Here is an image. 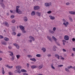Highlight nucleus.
I'll return each mask as SVG.
<instances>
[{
  "instance_id": "1",
  "label": "nucleus",
  "mask_w": 75,
  "mask_h": 75,
  "mask_svg": "<svg viewBox=\"0 0 75 75\" xmlns=\"http://www.w3.org/2000/svg\"><path fill=\"white\" fill-rule=\"evenodd\" d=\"M34 8L35 10H39L40 8V7L38 6H34Z\"/></svg>"
},
{
  "instance_id": "2",
  "label": "nucleus",
  "mask_w": 75,
  "mask_h": 75,
  "mask_svg": "<svg viewBox=\"0 0 75 75\" xmlns=\"http://www.w3.org/2000/svg\"><path fill=\"white\" fill-rule=\"evenodd\" d=\"M14 72L15 73H16L17 74H21V71L19 69H17V70H16V71H14Z\"/></svg>"
},
{
  "instance_id": "3",
  "label": "nucleus",
  "mask_w": 75,
  "mask_h": 75,
  "mask_svg": "<svg viewBox=\"0 0 75 75\" xmlns=\"http://www.w3.org/2000/svg\"><path fill=\"white\" fill-rule=\"evenodd\" d=\"M64 38L65 40H69V36H68L67 35H65L64 36Z\"/></svg>"
},
{
  "instance_id": "4",
  "label": "nucleus",
  "mask_w": 75,
  "mask_h": 75,
  "mask_svg": "<svg viewBox=\"0 0 75 75\" xmlns=\"http://www.w3.org/2000/svg\"><path fill=\"white\" fill-rule=\"evenodd\" d=\"M20 7V6H17L16 7V13H18L19 11V9H18V8Z\"/></svg>"
},
{
  "instance_id": "5",
  "label": "nucleus",
  "mask_w": 75,
  "mask_h": 75,
  "mask_svg": "<svg viewBox=\"0 0 75 75\" xmlns=\"http://www.w3.org/2000/svg\"><path fill=\"white\" fill-rule=\"evenodd\" d=\"M19 28L20 30H21L22 31V30H25V28H24V27L22 25L19 26Z\"/></svg>"
},
{
  "instance_id": "6",
  "label": "nucleus",
  "mask_w": 75,
  "mask_h": 75,
  "mask_svg": "<svg viewBox=\"0 0 75 75\" xmlns=\"http://www.w3.org/2000/svg\"><path fill=\"white\" fill-rule=\"evenodd\" d=\"M4 24H5V25H6V27H9V24L6 21H5L4 23Z\"/></svg>"
},
{
  "instance_id": "7",
  "label": "nucleus",
  "mask_w": 75,
  "mask_h": 75,
  "mask_svg": "<svg viewBox=\"0 0 75 75\" xmlns=\"http://www.w3.org/2000/svg\"><path fill=\"white\" fill-rule=\"evenodd\" d=\"M29 38L30 39V40H32L33 41H34V40H35V39H34V37L31 36H30L29 37Z\"/></svg>"
},
{
  "instance_id": "8",
  "label": "nucleus",
  "mask_w": 75,
  "mask_h": 75,
  "mask_svg": "<svg viewBox=\"0 0 75 75\" xmlns=\"http://www.w3.org/2000/svg\"><path fill=\"white\" fill-rule=\"evenodd\" d=\"M31 68L32 69H35V68H38V66L35 65H32L31 66Z\"/></svg>"
},
{
  "instance_id": "9",
  "label": "nucleus",
  "mask_w": 75,
  "mask_h": 75,
  "mask_svg": "<svg viewBox=\"0 0 75 75\" xmlns=\"http://www.w3.org/2000/svg\"><path fill=\"white\" fill-rule=\"evenodd\" d=\"M1 44L3 45H6L7 43H6V42L4 41H2L1 42Z\"/></svg>"
},
{
  "instance_id": "10",
  "label": "nucleus",
  "mask_w": 75,
  "mask_h": 75,
  "mask_svg": "<svg viewBox=\"0 0 75 75\" xmlns=\"http://www.w3.org/2000/svg\"><path fill=\"white\" fill-rule=\"evenodd\" d=\"M49 17H50V18L51 20H54L55 19V17L54 16H52L51 15H50Z\"/></svg>"
},
{
  "instance_id": "11",
  "label": "nucleus",
  "mask_w": 75,
  "mask_h": 75,
  "mask_svg": "<svg viewBox=\"0 0 75 75\" xmlns=\"http://www.w3.org/2000/svg\"><path fill=\"white\" fill-rule=\"evenodd\" d=\"M16 68L17 69H21V67L20 66H16Z\"/></svg>"
},
{
  "instance_id": "12",
  "label": "nucleus",
  "mask_w": 75,
  "mask_h": 75,
  "mask_svg": "<svg viewBox=\"0 0 75 75\" xmlns=\"http://www.w3.org/2000/svg\"><path fill=\"white\" fill-rule=\"evenodd\" d=\"M43 67H44L43 64H41L38 67V68H39V69H41Z\"/></svg>"
},
{
  "instance_id": "13",
  "label": "nucleus",
  "mask_w": 75,
  "mask_h": 75,
  "mask_svg": "<svg viewBox=\"0 0 75 75\" xmlns=\"http://www.w3.org/2000/svg\"><path fill=\"white\" fill-rule=\"evenodd\" d=\"M47 38L48 39V40H50V41H51V42H52V38H51L49 37V36H47Z\"/></svg>"
},
{
  "instance_id": "14",
  "label": "nucleus",
  "mask_w": 75,
  "mask_h": 75,
  "mask_svg": "<svg viewBox=\"0 0 75 75\" xmlns=\"http://www.w3.org/2000/svg\"><path fill=\"white\" fill-rule=\"evenodd\" d=\"M36 14L37 16H41V13L37 12L36 13Z\"/></svg>"
},
{
  "instance_id": "15",
  "label": "nucleus",
  "mask_w": 75,
  "mask_h": 75,
  "mask_svg": "<svg viewBox=\"0 0 75 75\" xmlns=\"http://www.w3.org/2000/svg\"><path fill=\"white\" fill-rule=\"evenodd\" d=\"M2 74L3 75H4L5 73V71H4V68L3 67H2Z\"/></svg>"
},
{
  "instance_id": "16",
  "label": "nucleus",
  "mask_w": 75,
  "mask_h": 75,
  "mask_svg": "<svg viewBox=\"0 0 75 75\" xmlns=\"http://www.w3.org/2000/svg\"><path fill=\"white\" fill-rule=\"evenodd\" d=\"M4 40L5 41H9V39L7 37H5L4 38Z\"/></svg>"
},
{
  "instance_id": "17",
  "label": "nucleus",
  "mask_w": 75,
  "mask_h": 75,
  "mask_svg": "<svg viewBox=\"0 0 75 75\" xmlns=\"http://www.w3.org/2000/svg\"><path fill=\"white\" fill-rule=\"evenodd\" d=\"M55 57L58 59H59V56L57 54H55Z\"/></svg>"
},
{
  "instance_id": "18",
  "label": "nucleus",
  "mask_w": 75,
  "mask_h": 75,
  "mask_svg": "<svg viewBox=\"0 0 75 75\" xmlns=\"http://www.w3.org/2000/svg\"><path fill=\"white\" fill-rule=\"evenodd\" d=\"M43 51V52H45V51H46V49L45 48L43 47L41 49Z\"/></svg>"
},
{
  "instance_id": "19",
  "label": "nucleus",
  "mask_w": 75,
  "mask_h": 75,
  "mask_svg": "<svg viewBox=\"0 0 75 75\" xmlns=\"http://www.w3.org/2000/svg\"><path fill=\"white\" fill-rule=\"evenodd\" d=\"M69 13H70V14H73L74 15H75V12L74 11H69Z\"/></svg>"
},
{
  "instance_id": "20",
  "label": "nucleus",
  "mask_w": 75,
  "mask_h": 75,
  "mask_svg": "<svg viewBox=\"0 0 75 75\" xmlns=\"http://www.w3.org/2000/svg\"><path fill=\"white\" fill-rule=\"evenodd\" d=\"M22 72H27V71L24 69H22L21 70Z\"/></svg>"
},
{
  "instance_id": "21",
  "label": "nucleus",
  "mask_w": 75,
  "mask_h": 75,
  "mask_svg": "<svg viewBox=\"0 0 75 75\" xmlns=\"http://www.w3.org/2000/svg\"><path fill=\"white\" fill-rule=\"evenodd\" d=\"M35 14V12L34 11H33L31 13V15L32 16H34Z\"/></svg>"
},
{
  "instance_id": "22",
  "label": "nucleus",
  "mask_w": 75,
  "mask_h": 75,
  "mask_svg": "<svg viewBox=\"0 0 75 75\" xmlns=\"http://www.w3.org/2000/svg\"><path fill=\"white\" fill-rule=\"evenodd\" d=\"M24 20L25 21H27V20H28V19L27 17L25 16L24 17Z\"/></svg>"
},
{
  "instance_id": "23",
  "label": "nucleus",
  "mask_w": 75,
  "mask_h": 75,
  "mask_svg": "<svg viewBox=\"0 0 75 75\" xmlns=\"http://www.w3.org/2000/svg\"><path fill=\"white\" fill-rule=\"evenodd\" d=\"M30 59V60H31V61H33L34 62H35V61H36V59L35 58H31Z\"/></svg>"
},
{
  "instance_id": "24",
  "label": "nucleus",
  "mask_w": 75,
  "mask_h": 75,
  "mask_svg": "<svg viewBox=\"0 0 75 75\" xmlns=\"http://www.w3.org/2000/svg\"><path fill=\"white\" fill-rule=\"evenodd\" d=\"M9 52L11 54H9V55H10V56H11V57H13V55H14V54H13V52H11V51H10Z\"/></svg>"
},
{
  "instance_id": "25",
  "label": "nucleus",
  "mask_w": 75,
  "mask_h": 75,
  "mask_svg": "<svg viewBox=\"0 0 75 75\" xmlns=\"http://www.w3.org/2000/svg\"><path fill=\"white\" fill-rule=\"evenodd\" d=\"M45 7H48V3H46L45 4Z\"/></svg>"
},
{
  "instance_id": "26",
  "label": "nucleus",
  "mask_w": 75,
  "mask_h": 75,
  "mask_svg": "<svg viewBox=\"0 0 75 75\" xmlns=\"http://www.w3.org/2000/svg\"><path fill=\"white\" fill-rule=\"evenodd\" d=\"M52 38L53 39V40H54V41H57V39H56V38L54 37V36H52Z\"/></svg>"
},
{
  "instance_id": "27",
  "label": "nucleus",
  "mask_w": 75,
  "mask_h": 75,
  "mask_svg": "<svg viewBox=\"0 0 75 75\" xmlns=\"http://www.w3.org/2000/svg\"><path fill=\"white\" fill-rule=\"evenodd\" d=\"M18 13L19 14H22V13H23V12L21 11L20 9H19V11Z\"/></svg>"
},
{
  "instance_id": "28",
  "label": "nucleus",
  "mask_w": 75,
  "mask_h": 75,
  "mask_svg": "<svg viewBox=\"0 0 75 75\" xmlns=\"http://www.w3.org/2000/svg\"><path fill=\"white\" fill-rule=\"evenodd\" d=\"M10 11L11 13H13V14H15V13H16V11H15V10L14 11V12H13V11L12 10H11Z\"/></svg>"
},
{
  "instance_id": "29",
  "label": "nucleus",
  "mask_w": 75,
  "mask_h": 75,
  "mask_svg": "<svg viewBox=\"0 0 75 75\" xmlns=\"http://www.w3.org/2000/svg\"><path fill=\"white\" fill-rule=\"evenodd\" d=\"M36 57H41V54H37L36 55Z\"/></svg>"
},
{
  "instance_id": "30",
  "label": "nucleus",
  "mask_w": 75,
  "mask_h": 75,
  "mask_svg": "<svg viewBox=\"0 0 75 75\" xmlns=\"http://www.w3.org/2000/svg\"><path fill=\"white\" fill-rule=\"evenodd\" d=\"M51 68H52V69H55V67H53V64H52L51 65Z\"/></svg>"
},
{
  "instance_id": "31",
  "label": "nucleus",
  "mask_w": 75,
  "mask_h": 75,
  "mask_svg": "<svg viewBox=\"0 0 75 75\" xmlns=\"http://www.w3.org/2000/svg\"><path fill=\"white\" fill-rule=\"evenodd\" d=\"M69 19L70 20V21H71V22H72V21H73V20H72V18H71V17H69Z\"/></svg>"
},
{
  "instance_id": "32",
  "label": "nucleus",
  "mask_w": 75,
  "mask_h": 75,
  "mask_svg": "<svg viewBox=\"0 0 75 75\" xmlns=\"http://www.w3.org/2000/svg\"><path fill=\"white\" fill-rule=\"evenodd\" d=\"M65 71H67V72H69V69H67V68H65Z\"/></svg>"
},
{
  "instance_id": "33",
  "label": "nucleus",
  "mask_w": 75,
  "mask_h": 75,
  "mask_svg": "<svg viewBox=\"0 0 75 75\" xmlns=\"http://www.w3.org/2000/svg\"><path fill=\"white\" fill-rule=\"evenodd\" d=\"M21 33H18V35H17V36L18 37H20V36H21Z\"/></svg>"
},
{
  "instance_id": "34",
  "label": "nucleus",
  "mask_w": 75,
  "mask_h": 75,
  "mask_svg": "<svg viewBox=\"0 0 75 75\" xmlns=\"http://www.w3.org/2000/svg\"><path fill=\"white\" fill-rule=\"evenodd\" d=\"M16 47L17 48V49H19L20 46L18 45H16Z\"/></svg>"
},
{
  "instance_id": "35",
  "label": "nucleus",
  "mask_w": 75,
  "mask_h": 75,
  "mask_svg": "<svg viewBox=\"0 0 75 75\" xmlns=\"http://www.w3.org/2000/svg\"><path fill=\"white\" fill-rule=\"evenodd\" d=\"M3 0H0V4H3Z\"/></svg>"
},
{
  "instance_id": "36",
  "label": "nucleus",
  "mask_w": 75,
  "mask_h": 75,
  "mask_svg": "<svg viewBox=\"0 0 75 75\" xmlns=\"http://www.w3.org/2000/svg\"><path fill=\"white\" fill-rule=\"evenodd\" d=\"M22 32L23 33H26V31L24 30H22Z\"/></svg>"
},
{
  "instance_id": "37",
  "label": "nucleus",
  "mask_w": 75,
  "mask_h": 75,
  "mask_svg": "<svg viewBox=\"0 0 75 75\" xmlns=\"http://www.w3.org/2000/svg\"><path fill=\"white\" fill-rule=\"evenodd\" d=\"M20 56L19 55H16V57L17 58V59H18L19 58H20Z\"/></svg>"
},
{
  "instance_id": "38",
  "label": "nucleus",
  "mask_w": 75,
  "mask_h": 75,
  "mask_svg": "<svg viewBox=\"0 0 75 75\" xmlns=\"http://www.w3.org/2000/svg\"><path fill=\"white\" fill-rule=\"evenodd\" d=\"M11 22H12V23H15V22H16V20H13L11 21Z\"/></svg>"
},
{
  "instance_id": "39",
  "label": "nucleus",
  "mask_w": 75,
  "mask_h": 75,
  "mask_svg": "<svg viewBox=\"0 0 75 75\" xmlns=\"http://www.w3.org/2000/svg\"><path fill=\"white\" fill-rule=\"evenodd\" d=\"M8 48H9V50H11V49L12 48V47L11 46H9L8 47Z\"/></svg>"
},
{
  "instance_id": "40",
  "label": "nucleus",
  "mask_w": 75,
  "mask_h": 75,
  "mask_svg": "<svg viewBox=\"0 0 75 75\" xmlns=\"http://www.w3.org/2000/svg\"><path fill=\"white\" fill-rule=\"evenodd\" d=\"M2 6L3 7V8H4V7H5V6H4V4H2Z\"/></svg>"
},
{
  "instance_id": "41",
  "label": "nucleus",
  "mask_w": 75,
  "mask_h": 75,
  "mask_svg": "<svg viewBox=\"0 0 75 75\" xmlns=\"http://www.w3.org/2000/svg\"><path fill=\"white\" fill-rule=\"evenodd\" d=\"M12 57L11 58V59H11L12 61H13L14 60V57L13 56H11Z\"/></svg>"
},
{
  "instance_id": "42",
  "label": "nucleus",
  "mask_w": 75,
  "mask_h": 75,
  "mask_svg": "<svg viewBox=\"0 0 75 75\" xmlns=\"http://www.w3.org/2000/svg\"><path fill=\"white\" fill-rule=\"evenodd\" d=\"M11 18H14V15H11Z\"/></svg>"
},
{
  "instance_id": "43",
  "label": "nucleus",
  "mask_w": 75,
  "mask_h": 75,
  "mask_svg": "<svg viewBox=\"0 0 75 75\" xmlns=\"http://www.w3.org/2000/svg\"><path fill=\"white\" fill-rule=\"evenodd\" d=\"M53 30L54 31H55V30H56V28L54 27L53 29Z\"/></svg>"
},
{
  "instance_id": "44",
  "label": "nucleus",
  "mask_w": 75,
  "mask_h": 75,
  "mask_svg": "<svg viewBox=\"0 0 75 75\" xmlns=\"http://www.w3.org/2000/svg\"><path fill=\"white\" fill-rule=\"evenodd\" d=\"M63 67V65H58V67Z\"/></svg>"
},
{
  "instance_id": "45",
  "label": "nucleus",
  "mask_w": 75,
  "mask_h": 75,
  "mask_svg": "<svg viewBox=\"0 0 75 75\" xmlns=\"http://www.w3.org/2000/svg\"><path fill=\"white\" fill-rule=\"evenodd\" d=\"M51 13H52V11H48L47 12V13H48V14H50Z\"/></svg>"
},
{
  "instance_id": "46",
  "label": "nucleus",
  "mask_w": 75,
  "mask_h": 75,
  "mask_svg": "<svg viewBox=\"0 0 75 75\" xmlns=\"http://www.w3.org/2000/svg\"><path fill=\"white\" fill-rule=\"evenodd\" d=\"M52 3L51 2H50L49 3H48V7H49V6H51V5L52 4Z\"/></svg>"
},
{
  "instance_id": "47",
  "label": "nucleus",
  "mask_w": 75,
  "mask_h": 75,
  "mask_svg": "<svg viewBox=\"0 0 75 75\" xmlns=\"http://www.w3.org/2000/svg\"><path fill=\"white\" fill-rule=\"evenodd\" d=\"M66 4L67 6H69V4H70V3L69 2H67L66 3Z\"/></svg>"
},
{
  "instance_id": "48",
  "label": "nucleus",
  "mask_w": 75,
  "mask_h": 75,
  "mask_svg": "<svg viewBox=\"0 0 75 75\" xmlns=\"http://www.w3.org/2000/svg\"><path fill=\"white\" fill-rule=\"evenodd\" d=\"M12 34L14 35H15L16 34V32H13L12 33Z\"/></svg>"
},
{
  "instance_id": "49",
  "label": "nucleus",
  "mask_w": 75,
  "mask_h": 75,
  "mask_svg": "<svg viewBox=\"0 0 75 75\" xmlns=\"http://www.w3.org/2000/svg\"><path fill=\"white\" fill-rule=\"evenodd\" d=\"M47 56L48 57H51V54H47Z\"/></svg>"
},
{
  "instance_id": "50",
  "label": "nucleus",
  "mask_w": 75,
  "mask_h": 75,
  "mask_svg": "<svg viewBox=\"0 0 75 75\" xmlns=\"http://www.w3.org/2000/svg\"><path fill=\"white\" fill-rule=\"evenodd\" d=\"M4 38V37H3V36L2 35H0V38Z\"/></svg>"
},
{
  "instance_id": "51",
  "label": "nucleus",
  "mask_w": 75,
  "mask_h": 75,
  "mask_svg": "<svg viewBox=\"0 0 75 75\" xmlns=\"http://www.w3.org/2000/svg\"><path fill=\"white\" fill-rule=\"evenodd\" d=\"M13 67V66H9V69H11V68H12Z\"/></svg>"
},
{
  "instance_id": "52",
  "label": "nucleus",
  "mask_w": 75,
  "mask_h": 75,
  "mask_svg": "<svg viewBox=\"0 0 75 75\" xmlns=\"http://www.w3.org/2000/svg\"><path fill=\"white\" fill-rule=\"evenodd\" d=\"M63 21H64V23H65V22H66V20H65V19H63Z\"/></svg>"
},
{
  "instance_id": "53",
  "label": "nucleus",
  "mask_w": 75,
  "mask_h": 75,
  "mask_svg": "<svg viewBox=\"0 0 75 75\" xmlns=\"http://www.w3.org/2000/svg\"><path fill=\"white\" fill-rule=\"evenodd\" d=\"M27 66L28 67V68L29 67V64L27 63Z\"/></svg>"
},
{
  "instance_id": "54",
  "label": "nucleus",
  "mask_w": 75,
  "mask_h": 75,
  "mask_svg": "<svg viewBox=\"0 0 75 75\" xmlns=\"http://www.w3.org/2000/svg\"><path fill=\"white\" fill-rule=\"evenodd\" d=\"M23 75H28V74L25 73H23Z\"/></svg>"
},
{
  "instance_id": "55",
  "label": "nucleus",
  "mask_w": 75,
  "mask_h": 75,
  "mask_svg": "<svg viewBox=\"0 0 75 75\" xmlns=\"http://www.w3.org/2000/svg\"><path fill=\"white\" fill-rule=\"evenodd\" d=\"M72 40L73 41H75V38H73L72 39Z\"/></svg>"
},
{
  "instance_id": "56",
  "label": "nucleus",
  "mask_w": 75,
  "mask_h": 75,
  "mask_svg": "<svg viewBox=\"0 0 75 75\" xmlns=\"http://www.w3.org/2000/svg\"><path fill=\"white\" fill-rule=\"evenodd\" d=\"M6 67H7V68H9V67H10V66H8V65H6Z\"/></svg>"
},
{
  "instance_id": "57",
  "label": "nucleus",
  "mask_w": 75,
  "mask_h": 75,
  "mask_svg": "<svg viewBox=\"0 0 75 75\" xmlns=\"http://www.w3.org/2000/svg\"><path fill=\"white\" fill-rule=\"evenodd\" d=\"M57 45H60L59 44V43H58V42H56Z\"/></svg>"
},
{
  "instance_id": "58",
  "label": "nucleus",
  "mask_w": 75,
  "mask_h": 75,
  "mask_svg": "<svg viewBox=\"0 0 75 75\" xmlns=\"http://www.w3.org/2000/svg\"><path fill=\"white\" fill-rule=\"evenodd\" d=\"M73 51H75V48H73Z\"/></svg>"
},
{
  "instance_id": "59",
  "label": "nucleus",
  "mask_w": 75,
  "mask_h": 75,
  "mask_svg": "<svg viewBox=\"0 0 75 75\" xmlns=\"http://www.w3.org/2000/svg\"><path fill=\"white\" fill-rule=\"evenodd\" d=\"M61 59H62V60H64V58L63 57H62L61 58Z\"/></svg>"
},
{
  "instance_id": "60",
  "label": "nucleus",
  "mask_w": 75,
  "mask_h": 75,
  "mask_svg": "<svg viewBox=\"0 0 75 75\" xmlns=\"http://www.w3.org/2000/svg\"><path fill=\"white\" fill-rule=\"evenodd\" d=\"M63 50L64 51V52H66V50H65V49H63Z\"/></svg>"
},
{
  "instance_id": "61",
  "label": "nucleus",
  "mask_w": 75,
  "mask_h": 75,
  "mask_svg": "<svg viewBox=\"0 0 75 75\" xmlns=\"http://www.w3.org/2000/svg\"><path fill=\"white\" fill-rule=\"evenodd\" d=\"M29 42H32V40H29Z\"/></svg>"
},
{
  "instance_id": "62",
  "label": "nucleus",
  "mask_w": 75,
  "mask_h": 75,
  "mask_svg": "<svg viewBox=\"0 0 75 75\" xmlns=\"http://www.w3.org/2000/svg\"><path fill=\"white\" fill-rule=\"evenodd\" d=\"M52 31V30H49V33H51V32Z\"/></svg>"
},
{
  "instance_id": "63",
  "label": "nucleus",
  "mask_w": 75,
  "mask_h": 75,
  "mask_svg": "<svg viewBox=\"0 0 75 75\" xmlns=\"http://www.w3.org/2000/svg\"><path fill=\"white\" fill-rule=\"evenodd\" d=\"M53 50L54 51H56V49L54 48L53 49Z\"/></svg>"
},
{
  "instance_id": "64",
  "label": "nucleus",
  "mask_w": 75,
  "mask_h": 75,
  "mask_svg": "<svg viewBox=\"0 0 75 75\" xmlns=\"http://www.w3.org/2000/svg\"><path fill=\"white\" fill-rule=\"evenodd\" d=\"M37 75H43V74H37Z\"/></svg>"
}]
</instances>
